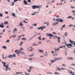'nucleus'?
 <instances>
[{"label": "nucleus", "instance_id": "f257e3e1", "mask_svg": "<svg viewBox=\"0 0 75 75\" xmlns=\"http://www.w3.org/2000/svg\"><path fill=\"white\" fill-rule=\"evenodd\" d=\"M33 9H35V8H40V6H37V5L33 6H32Z\"/></svg>", "mask_w": 75, "mask_h": 75}, {"label": "nucleus", "instance_id": "f03ea898", "mask_svg": "<svg viewBox=\"0 0 75 75\" xmlns=\"http://www.w3.org/2000/svg\"><path fill=\"white\" fill-rule=\"evenodd\" d=\"M66 46H67V47H68V48H71V46H72V44H66Z\"/></svg>", "mask_w": 75, "mask_h": 75}, {"label": "nucleus", "instance_id": "7ed1b4c3", "mask_svg": "<svg viewBox=\"0 0 75 75\" xmlns=\"http://www.w3.org/2000/svg\"><path fill=\"white\" fill-rule=\"evenodd\" d=\"M46 35L47 36H50V37H52V36H53V35H52V34H50V33H47Z\"/></svg>", "mask_w": 75, "mask_h": 75}, {"label": "nucleus", "instance_id": "20e7f679", "mask_svg": "<svg viewBox=\"0 0 75 75\" xmlns=\"http://www.w3.org/2000/svg\"><path fill=\"white\" fill-rule=\"evenodd\" d=\"M55 37L56 38H58V42H60V40H59V39H60V37H57V36H55Z\"/></svg>", "mask_w": 75, "mask_h": 75}, {"label": "nucleus", "instance_id": "39448f33", "mask_svg": "<svg viewBox=\"0 0 75 75\" xmlns=\"http://www.w3.org/2000/svg\"><path fill=\"white\" fill-rule=\"evenodd\" d=\"M18 1V0H14V2H12V4H11L10 5L11 6H13V5H14V3H15V2H16V1Z\"/></svg>", "mask_w": 75, "mask_h": 75}, {"label": "nucleus", "instance_id": "423d86ee", "mask_svg": "<svg viewBox=\"0 0 75 75\" xmlns=\"http://www.w3.org/2000/svg\"><path fill=\"white\" fill-rule=\"evenodd\" d=\"M70 40V42H71V43L72 44H73V45H74V46H75V42H74L73 41H71V40Z\"/></svg>", "mask_w": 75, "mask_h": 75}, {"label": "nucleus", "instance_id": "0eeeda50", "mask_svg": "<svg viewBox=\"0 0 75 75\" xmlns=\"http://www.w3.org/2000/svg\"><path fill=\"white\" fill-rule=\"evenodd\" d=\"M62 57H60V58H55L54 59V60H59L60 59H62Z\"/></svg>", "mask_w": 75, "mask_h": 75}, {"label": "nucleus", "instance_id": "6e6552de", "mask_svg": "<svg viewBox=\"0 0 75 75\" xmlns=\"http://www.w3.org/2000/svg\"><path fill=\"white\" fill-rule=\"evenodd\" d=\"M38 51L40 53H44V50H39Z\"/></svg>", "mask_w": 75, "mask_h": 75}, {"label": "nucleus", "instance_id": "1a4fd4ad", "mask_svg": "<svg viewBox=\"0 0 75 75\" xmlns=\"http://www.w3.org/2000/svg\"><path fill=\"white\" fill-rule=\"evenodd\" d=\"M67 59H69V60H71L72 59H73V58L71 57H68L67 58Z\"/></svg>", "mask_w": 75, "mask_h": 75}, {"label": "nucleus", "instance_id": "9d476101", "mask_svg": "<svg viewBox=\"0 0 75 75\" xmlns=\"http://www.w3.org/2000/svg\"><path fill=\"white\" fill-rule=\"evenodd\" d=\"M8 65H7V66H6V71L7 72V69H8Z\"/></svg>", "mask_w": 75, "mask_h": 75}, {"label": "nucleus", "instance_id": "9b49d317", "mask_svg": "<svg viewBox=\"0 0 75 75\" xmlns=\"http://www.w3.org/2000/svg\"><path fill=\"white\" fill-rule=\"evenodd\" d=\"M15 52L17 54H19L20 53V52L18 50H16L15 51Z\"/></svg>", "mask_w": 75, "mask_h": 75}, {"label": "nucleus", "instance_id": "f8f14e48", "mask_svg": "<svg viewBox=\"0 0 75 75\" xmlns=\"http://www.w3.org/2000/svg\"><path fill=\"white\" fill-rule=\"evenodd\" d=\"M8 57H16V54H13L12 55L10 54L9 55V56H8Z\"/></svg>", "mask_w": 75, "mask_h": 75}, {"label": "nucleus", "instance_id": "ddd939ff", "mask_svg": "<svg viewBox=\"0 0 75 75\" xmlns=\"http://www.w3.org/2000/svg\"><path fill=\"white\" fill-rule=\"evenodd\" d=\"M50 61H51V64H53V63H54L55 61H56L55 60H50Z\"/></svg>", "mask_w": 75, "mask_h": 75}, {"label": "nucleus", "instance_id": "4468645a", "mask_svg": "<svg viewBox=\"0 0 75 75\" xmlns=\"http://www.w3.org/2000/svg\"><path fill=\"white\" fill-rule=\"evenodd\" d=\"M0 27L1 28H4V25L1 24H0Z\"/></svg>", "mask_w": 75, "mask_h": 75}, {"label": "nucleus", "instance_id": "2eb2a0df", "mask_svg": "<svg viewBox=\"0 0 75 75\" xmlns=\"http://www.w3.org/2000/svg\"><path fill=\"white\" fill-rule=\"evenodd\" d=\"M2 64L4 63L3 66L4 67H6V62H2Z\"/></svg>", "mask_w": 75, "mask_h": 75}, {"label": "nucleus", "instance_id": "dca6fc26", "mask_svg": "<svg viewBox=\"0 0 75 75\" xmlns=\"http://www.w3.org/2000/svg\"><path fill=\"white\" fill-rule=\"evenodd\" d=\"M54 74H55L56 75H59V73H58V72H55L54 73Z\"/></svg>", "mask_w": 75, "mask_h": 75}, {"label": "nucleus", "instance_id": "f3484780", "mask_svg": "<svg viewBox=\"0 0 75 75\" xmlns=\"http://www.w3.org/2000/svg\"><path fill=\"white\" fill-rule=\"evenodd\" d=\"M2 48H4V49H7V47H6L5 46H3Z\"/></svg>", "mask_w": 75, "mask_h": 75}, {"label": "nucleus", "instance_id": "a211bd4d", "mask_svg": "<svg viewBox=\"0 0 75 75\" xmlns=\"http://www.w3.org/2000/svg\"><path fill=\"white\" fill-rule=\"evenodd\" d=\"M57 70H58L59 71H61V69L59 67H57Z\"/></svg>", "mask_w": 75, "mask_h": 75}, {"label": "nucleus", "instance_id": "6ab92c4d", "mask_svg": "<svg viewBox=\"0 0 75 75\" xmlns=\"http://www.w3.org/2000/svg\"><path fill=\"white\" fill-rule=\"evenodd\" d=\"M63 21V19H62L59 20V22H61V23H62Z\"/></svg>", "mask_w": 75, "mask_h": 75}, {"label": "nucleus", "instance_id": "aec40b11", "mask_svg": "<svg viewBox=\"0 0 75 75\" xmlns=\"http://www.w3.org/2000/svg\"><path fill=\"white\" fill-rule=\"evenodd\" d=\"M29 67L30 68H29V70H30V71H31V69H32V68H33V67Z\"/></svg>", "mask_w": 75, "mask_h": 75}, {"label": "nucleus", "instance_id": "412c9836", "mask_svg": "<svg viewBox=\"0 0 75 75\" xmlns=\"http://www.w3.org/2000/svg\"><path fill=\"white\" fill-rule=\"evenodd\" d=\"M31 49H30V50H28V51H33L34 50V48H31Z\"/></svg>", "mask_w": 75, "mask_h": 75}, {"label": "nucleus", "instance_id": "4be33fe9", "mask_svg": "<svg viewBox=\"0 0 75 75\" xmlns=\"http://www.w3.org/2000/svg\"><path fill=\"white\" fill-rule=\"evenodd\" d=\"M24 3L25 4H27V1H26L25 0H24Z\"/></svg>", "mask_w": 75, "mask_h": 75}, {"label": "nucleus", "instance_id": "5701e85b", "mask_svg": "<svg viewBox=\"0 0 75 75\" xmlns=\"http://www.w3.org/2000/svg\"><path fill=\"white\" fill-rule=\"evenodd\" d=\"M4 24H8V22L5 21Z\"/></svg>", "mask_w": 75, "mask_h": 75}, {"label": "nucleus", "instance_id": "b1692460", "mask_svg": "<svg viewBox=\"0 0 75 75\" xmlns=\"http://www.w3.org/2000/svg\"><path fill=\"white\" fill-rule=\"evenodd\" d=\"M12 15L13 16H14V17H16V15H15L14 13H12Z\"/></svg>", "mask_w": 75, "mask_h": 75}, {"label": "nucleus", "instance_id": "393cba45", "mask_svg": "<svg viewBox=\"0 0 75 75\" xmlns=\"http://www.w3.org/2000/svg\"><path fill=\"white\" fill-rule=\"evenodd\" d=\"M20 25L23 26V24L22 23H20V25H18V26H20Z\"/></svg>", "mask_w": 75, "mask_h": 75}, {"label": "nucleus", "instance_id": "a878e982", "mask_svg": "<svg viewBox=\"0 0 75 75\" xmlns=\"http://www.w3.org/2000/svg\"><path fill=\"white\" fill-rule=\"evenodd\" d=\"M68 35V33L67 32H66L65 34V36H67Z\"/></svg>", "mask_w": 75, "mask_h": 75}, {"label": "nucleus", "instance_id": "bb28decb", "mask_svg": "<svg viewBox=\"0 0 75 75\" xmlns=\"http://www.w3.org/2000/svg\"><path fill=\"white\" fill-rule=\"evenodd\" d=\"M72 12L74 14V16H75V10H74V11H72Z\"/></svg>", "mask_w": 75, "mask_h": 75}, {"label": "nucleus", "instance_id": "cd10ccee", "mask_svg": "<svg viewBox=\"0 0 75 75\" xmlns=\"http://www.w3.org/2000/svg\"><path fill=\"white\" fill-rule=\"evenodd\" d=\"M14 31H18V30H17V28H15V29L13 30Z\"/></svg>", "mask_w": 75, "mask_h": 75}, {"label": "nucleus", "instance_id": "c85d7f7f", "mask_svg": "<svg viewBox=\"0 0 75 75\" xmlns=\"http://www.w3.org/2000/svg\"><path fill=\"white\" fill-rule=\"evenodd\" d=\"M3 14H2L1 13L0 14V17H3Z\"/></svg>", "mask_w": 75, "mask_h": 75}, {"label": "nucleus", "instance_id": "c756f323", "mask_svg": "<svg viewBox=\"0 0 75 75\" xmlns=\"http://www.w3.org/2000/svg\"><path fill=\"white\" fill-rule=\"evenodd\" d=\"M69 73H70V74H74V72H72L71 71H69Z\"/></svg>", "mask_w": 75, "mask_h": 75}, {"label": "nucleus", "instance_id": "7c9ffc66", "mask_svg": "<svg viewBox=\"0 0 75 75\" xmlns=\"http://www.w3.org/2000/svg\"><path fill=\"white\" fill-rule=\"evenodd\" d=\"M72 18V16H69V17L67 18Z\"/></svg>", "mask_w": 75, "mask_h": 75}, {"label": "nucleus", "instance_id": "2f4dec72", "mask_svg": "<svg viewBox=\"0 0 75 75\" xmlns=\"http://www.w3.org/2000/svg\"><path fill=\"white\" fill-rule=\"evenodd\" d=\"M65 27V25H64L62 26V28H64Z\"/></svg>", "mask_w": 75, "mask_h": 75}, {"label": "nucleus", "instance_id": "473e14b6", "mask_svg": "<svg viewBox=\"0 0 75 75\" xmlns=\"http://www.w3.org/2000/svg\"><path fill=\"white\" fill-rule=\"evenodd\" d=\"M22 40H25H25H26V38H23L22 39Z\"/></svg>", "mask_w": 75, "mask_h": 75}, {"label": "nucleus", "instance_id": "72a5a7b5", "mask_svg": "<svg viewBox=\"0 0 75 75\" xmlns=\"http://www.w3.org/2000/svg\"><path fill=\"white\" fill-rule=\"evenodd\" d=\"M71 26H73V25H71V24H70L69 26V27H71Z\"/></svg>", "mask_w": 75, "mask_h": 75}, {"label": "nucleus", "instance_id": "f704fd0d", "mask_svg": "<svg viewBox=\"0 0 75 75\" xmlns=\"http://www.w3.org/2000/svg\"><path fill=\"white\" fill-rule=\"evenodd\" d=\"M35 15H36V12H35L34 13L32 14V15L34 16V15H35Z\"/></svg>", "mask_w": 75, "mask_h": 75}, {"label": "nucleus", "instance_id": "c9c22d12", "mask_svg": "<svg viewBox=\"0 0 75 75\" xmlns=\"http://www.w3.org/2000/svg\"><path fill=\"white\" fill-rule=\"evenodd\" d=\"M23 43V42H22L20 43V45L21 46L22 45V44Z\"/></svg>", "mask_w": 75, "mask_h": 75}, {"label": "nucleus", "instance_id": "e433bc0d", "mask_svg": "<svg viewBox=\"0 0 75 75\" xmlns=\"http://www.w3.org/2000/svg\"><path fill=\"white\" fill-rule=\"evenodd\" d=\"M44 24H49V22H47V23H46V22L44 23Z\"/></svg>", "mask_w": 75, "mask_h": 75}, {"label": "nucleus", "instance_id": "4c0bfd02", "mask_svg": "<svg viewBox=\"0 0 75 75\" xmlns=\"http://www.w3.org/2000/svg\"><path fill=\"white\" fill-rule=\"evenodd\" d=\"M3 58L4 59H6V58H7V57H3Z\"/></svg>", "mask_w": 75, "mask_h": 75}, {"label": "nucleus", "instance_id": "58836bf2", "mask_svg": "<svg viewBox=\"0 0 75 75\" xmlns=\"http://www.w3.org/2000/svg\"><path fill=\"white\" fill-rule=\"evenodd\" d=\"M27 1L28 2H29V3H30L31 2V0H27Z\"/></svg>", "mask_w": 75, "mask_h": 75}, {"label": "nucleus", "instance_id": "ea45409f", "mask_svg": "<svg viewBox=\"0 0 75 75\" xmlns=\"http://www.w3.org/2000/svg\"><path fill=\"white\" fill-rule=\"evenodd\" d=\"M25 75H30V74H27V73H26V72H25Z\"/></svg>", "mask_w": 75, "mask_h": 75}, {"label": "nucleus", "instance_id": "a19ab883", "mask_svg": "<svg viewBox=\"0 0 75 75\" xmlns=\"http://www.w3.org/2000/svg\"><path fill=\"white\" fill-rule=\"evenodd\" d=\"M39 40H41V36H39Z\"/></svg>", "mask_w": 75, "mask_h": 75}, {"label": "nucleus", "instance_id": "79ce46f5", "mask_svg": "<svg viewBox=\"0 0 75 75\" xmlns=\"http://www.w3.org/2000/svg\"><path fill=\"white\" fill-rule=\"evenodd\" d=\"M10 42V41H9V40H7L6 41V42Z\"/></svg>", "mask_w": 75, "mask_h": 75}, {"label": "nucleus", "instance_id": "37998d69", "mask_svg": "<svg viewBox=\"0 0 75 75\" xmlns=\"http://www.w3.org/2000/svg\"><path fill=\"white\" fill-rule=\"evenodd\" d=\"M41 28H42V27L39 28H38V30H41Z\"/></svg>", "mask_w": 75, "mask_h": 75}, {"label": "nucleus", "instance_id": "c03bdc74", "mask_svg": "<svg viewBox=\"0 0 75 75\" xmlns=\"http://www.w3.org/2000/svg\"><path fill=\"white\" fill-rule=\"evenodd\" d=\"M35 44L34 43V45H33V46H35V45H38V44H36V45H35Z\"/></svg>", "mask_w": 75, "mask_h": 75}, {"label": "nucleus", "instance_id": "a18cd8bd", "mask_svg": "<svg viewBox=\"0 0 75 75\" xmlns=\"http://www.w3.org/2000/svg\"><path fill=\"white\" fill-rule=\"evenodd\" d=\"M45 55L46 56H47V51H46V54H45Z\"/></svg>", "mask_w": 75, "mask_h": 75}, {"label": "nucleus", "instance_id": "49530a36", "mask_svg": "<svg viewBox=\"0 0 75 75\" xmlns=\"http://www.w3.org/2000/svg\"><path fill=\"white\" fill-rule=\"evenodd\" d=\"M59 50V48L57 50L55 49V51H58V50Z\"/></svg>", "mask_w": 75, "mask_h": 75}, {"label": "nucleus", "instance_id": "de8ad7c7", "mask_svg": "<svg viewBox=\"0 0 75 75\" xmlns=\"http://www.w3.org/2000/svg\"><path fill=\"white\" fill-rule=\"evenodd\" d=\"M62 69V70H64V69H65V68H62L61 69V70Z\"/></svg>", "mask_w": 75, "mask_h": 75}, {"label": "nucleus", "instance_id": "09e8293b", "mask_svg": "<svg viewBox=\"0 0 75 75\" xmlns=\"http://www.w3.org/2000/svg\"><path fill=\"white\" fill-rule=\"evenodd\" d=\"M37 23H35V24H33V25H34V26H36V25H37Z\"/></svg>", "mask_w": 75, "mask_h": 75}, {"label": "nucleus", "instance_id": "8fccbe9b", "mask_svg": "<svg viewBox=\"0 0 75 75\" xmlns=\"http://www.w3.org/2000/svg\"><path fill=\"white\" fill-rule=\"evenodd\" d=\"M23 22L25 23H28V22H26L25 21H23Z\"/></svg>", "mask_w": 75, "mask_h": 75}, {"label": "nucleus", "instance_id": "3c124183", "mask_svg": "<svg viewBox=\"0 0 75 75\" xmlns=\"http://www.w3.org/2000/svg\"><path fill=\"white\" fill-rule=\"evenodd\" d=\"M37 34L38 35H40L41 34V33H37Z\"/></svg>", "mask_w": 75, "mask_h": 75}, {"label": "nucleus", "instance_id": "603ef678", "mask_svg": "<svg viewBox=\"0 0 75 75\" xmlns=\"http://www.w3.org/2000/svg\"><path fill=\"white\" fill-rule=\"evenodd\" d=\"M34 55V54H31V55H29V57H31V56H33Z\"/></svg>", "mask_w": 75, "mask_h": 75}, {"label": "nucleus", "instance_id": "864d4df0", "mask_svg": "<svg viewBox=\"0 0 75 75\" xmlns=\"http://www.w3.org/2000/svg\"><path fill=\"white\" fill-rule=\"evenodd\" d=\"M71 65H74V66H75V64H71Z\"/></svg>", "mask_w": 75, "mask_h": 75}, {"label": "nucleus", "instance_id": "5fc2aeb1", "mask_svg": "<svg viewBox=\"0 0 75 75\" xmlns=\"http://www.w3.org/2000/svg\"><path fill=\"white\" fill-rule=\"evenodd\" d=\"M45 27H46L45 26H44L42 28V29H44V28H45Z\"/></svg>", "mask_w": 75, "mask_h": 75}, {"label": "nucleus", "instance_id": "6e6d98bb", "mask_svg": "<svg viewBox=\"0 0 75 75\" xmlns=\"http://www.w3.org/2000/svg\"><path fill=\"white\" fill-rule=\"evenodd\" d=\"M12 37H16V35H15V36H14L13 35H12Z\"/></svg>", "mask_w": 75, "mask_h": 75}, {"label": "nucleus", "instance_id": "4d7b16f0", "mask_svg": "<svg viewBox=\"0 0 75 75\" xmlns=\"http://www.w3.org/2000/svg\"><path fill=\"white\" fill-rule=\"evenodd\" d=\"M5 14H8V12L6 11L5 12Z\"/></svg>", "mask_w": 75, "mask_h": 75}, {"label": "nucleus", "instance_id": "13d9d810", "mask_svg": "<svg viewBox=\"0 0 75 75\" xmlns=\"http://www.w3.org/2000/svg\"><path fill=\"white\" fill-rule=\"evenodd\" d=\"M56 20H57V21H59V20L58 19H56Z\"/></svg>", "mask_w": 75, "mask_h": 75}, {"label": "nucleus", "instance_id": "bf43d9fd", "mask_svg": "<svg viewBox=\"0 0 75 75\" xmlns=\"http://www.w3.org/2000/svg\"><path fill=\"white\" fill-rule=\"evenodd\" d=\"M62 47H64V46H62V47H60L59 48H62Z\"/></svg>", "mask_w": 75, "mask_h": 75}, {"label": "nucleus", "instance_id": "052dcab7", "mask_svg": "<svg viewBox=\"0 0 75 75\" xmlns=\"http://www.w3.org/2000/svg\"><path fill=\"white\" fill-rule=\"evenodd\" d=\"M41 43V42H38V44H40Z\"/></svg>", "mask_w": 75, "mask_h": 75}, {"label": "nucleus", "instance_id": "680f3d73", "mask_svg": "<svg viewBox=\"0 0 75 75\" xmlns=\"http://www.w3.org/2000/svg\"><path fill=\"white\" fill-rule=\"evenodd\" d=\"M27 71H28V72H31V71L28 70H27Z\"/></svg>", "mask_w": 75, "mask_h": 75}, {"label": "nucleus", "instance_id": "e2e57ef3", "mask_svg": "<svg viewBox=\"0 0 75 75\" xmlns=\"http://www.w3.org/2000/svg\"><path fill=\"white\" fill-rule=\"evenodd\" d=\"M27 71H28V72H31V71L28 70H27Z\"/></svg>", "mask_w": 75, "mask_h": 75}, {"label": "nucleus", "instance_id": "0e129e2a", "mask_svg": "<svg viewBox=\"0 0 75 75\" xmlns=\"http://www.w3.org/2000/svg\"><path fill=\"white\" fill-rule=\"evenodd\" d=\"M8 57L9 58H12V57Z\"/></svg>", "mask_w": 75, "mask_h": 75}, {"label": "nucleus", "instance_id": "69168bd1", "mask_svg": "<svg viewBox=\"0 0 75 75\" xmlns=\"http://www.w3.org/2000/svg\"><path fill=\"white\" fill-rule=\"evenodd\" d=\"M30 29H32V28H33V27H30Z\"/></svg>", "mask_w": 75, "mask_h": 75}, {"label": "nucleus", "instance_id": "338daca9", "mask_svg": "<svg viewBox=\"0 0 75 75\" xmlns=\"http://www.w3.org/2000/svg\"><path fill=\"white\" fill-rule=\"evenodd\" d=\"M21 27L22 28V29H25V28H24L23 27V26H21Z\"/></svg>", "mask_w": 75, "mask_h": 75}, {"label": "nucleus", "instance_id": "774afa93", "mask_svg": "<svg viewBox=\"0 0 75 75\" xmlns=\"http://www.w3.org/2000/svg\"><path fill=\"white\" fill-rule=\"evenodd\" d=\"M74 54H75V49H74Z\"/></svg>", "mask_w": 75, "mask_h": 75}]
</instances>
